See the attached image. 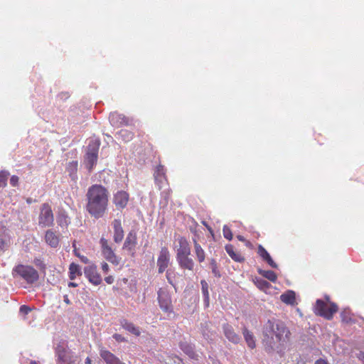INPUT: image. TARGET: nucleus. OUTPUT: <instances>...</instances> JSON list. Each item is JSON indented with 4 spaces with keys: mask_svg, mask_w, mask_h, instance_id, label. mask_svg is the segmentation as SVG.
Here are the masks:
<instances>
[{
    "mask_svg": "<svg viewBox=\"0 0 364 364\" xmlns=\"http://www.w3.org/2000/svg\"><path fill=\"white\" fill-rule=\"evenodd\" d=\"M290 331L280 320H268L263 327L262 343L268 353H281L285 349L290 338Z\"/></svg>",
    "mask_w": 364,
    "mask_h": 364,
    "instance_id": "nucleus-1",
    "label": "nucleus"
},
{
    "mask_svg": "<svg viewBox=\"0 0 364 364\" xmlns=\"http://www.w3.org/2000/svg\"><path fill=\"white\" fill-rule=\"evenodd\" d=\"M87 212L95 218H102L108 206L109 191L102 185L91 186L86 194Z\"/></svg>",
    "mask_w": 364,
    "mask_h": 364,
    "instance_id": "nucleus-2",
    "label": "nucleus"
},
{
    "mask_svg": "<svg viewBox=\"0 0 364 364\" xmlns=\"http://www.w3.org/2000/svg\"><path fill=\"white\" fill-rule=\"evenodd\" d=\"M14 278H21L28 284L36 282L38 278V272L33 267L18 264L15 267L12 272Z\"/></svg>",
    "mask_w": 364,
    "mask_h": 364,
    "instance_id": "nucleus-3",
    "label": "nucleus"
},
{
    "mask_svg": "<svg viewBox=\"0 0 364 364\" xmlns=\"http://www.w3.org/2000/svg\"><path fill=\"white\" fill-rule=\"evenodd\" d=\"M100 145V142L99 140L92 139L87 146L84 163L89 171H91L97 164Z\"/></svg>",
    "mask_w": 364,
    "mask_h": 364,
    "instance_id": "nucleus-4",
    "label": "nucleus"
},
{
    "mask_svg": "<svg viewBox=\"0 0 364 364\" xmlns=\"http://www.w3.org/2000/svg\"><path fill=\"white\" fill-rule=\"evenodd\" d=\"M53 222L54 215L50 205L46 203L42 204L38 215V225L43 228L51 227Z\"/></svg>",
    "mask_w": 364,
    "mask_h": 364,
    "instance_id": "nucleus-5",
    "label": "nucleus"
},
{
    "mask_svg": "<svg viewBox=\"0 0 364 364\" xmlns=\"http://www.w3.org/2000/svg\"><path fill=\"white\" fill-rule=\"evenodd\" d=\"M338 307L334 303H331L328 306V304L321 299H317L316 301L315 313L328 320L332 318L333 314L336 313Z\"/></svg>",
    "mask_w": 364,
    "mask_h": 364,
    "instance_id": "nucleus-6",
    "label": "nucleus"
},
{
    "mask_svg": "<svg viewBox=\"0 0 364 364\" xmlns=\"http://www.w3.org/2000/svg\"><path fill=\"white\" fill-rule=\"evenodd\" d=\"M55 355L58 358L57 364H71L74 362L73 352L63 342L55 347Z\"/></svg>",
    "mask_w": 364,
    "mask_h": 364,
    "instance_id": "nucleus-7",
    "label": "nucleus"
},
{
    "mask_svg": "<svg viewBox=\"0 0 364 364\" xmlns=\"http://www.w3.org/2000/svg\"><path fill=\"white\" fill-rule=\"evenodd\" d=\"M100 244L101 245V252L103 257L109 262L114 265H118L120 263L121 258L114 253L108 240L102 237L100 240Z\"/></svg>",
    "mask_w": 364,
    "mask_h": 364,
    "instance_id": "nucleus-8",
    "label": "nucleus"
},
{
    "mask_svg": "<svg viewBox=\"0 0 364 364\" xmlns=\"http://www.w3.org/2000/svg\"><path fill=\"white\" fill-rule=\"evenodd\" d=\"M158 301L161 310L166 313H173V305L169 292L165 289H159L158 291Z\"/></svg>",
    "mask_w": 364,
    "mask_h": 364,
    "instance_id": "nucleus-9",
    "label": "nucleus"
},
{
    "mask_svg": "<svg viewBox=\"0 0 364 364\" xmlns=\"http://www.w3.org/2000/svg\"><path fill=\"white\" fill-rule=\"evenodd\" d=\"M84 274L89 282L94 285H99L102 283V279L97 272V267L94 264L85 267Z\"/></svg>",
    "mask_w": 364,
    "mask_h": 364,
    "instance_id": "nucleus-10",
    "label": "nucleus"
},
{
    "mask_svg": "<svg viewBox=\"0 0 364 364\" xmlns=\"http://www.w3.org/2000/svg\"><path fill=\"white\" fill-rule=\"evenodd\" d=\"M170 263V254L166 247H162L157 259L158 272L163 273L168 267Z\"/></svg>",
    "mask_w": 364,
    "mask_h": 364,
    "instance_id": "nucleus-11",
    "label": "nucleus"
},
{
    "mask_svg": "<svg viewBox=\"0 0 364 364\" xmlns=\"http://www.w3.org/2000/svg\"><path fill=\"white\" fill-rule=\"evenodd\" d=\"M99 353L106 364H126L105 347L100 346L99 348Z\"/></svg>",
    "mask_w": 364,
    "mask_h": 364,
    "instance_id": "nucleus-12",
    "label": "nucleus"
},
{
    "mask_svg": "<svg viewBox=\"0 0 364 364\" xmlns=\"http://www.w3.org/2000/svg\"><path fill=\"white\" fill-rule=\"evenodd\" d=\"M136 244V233L134 230H131L126 237L122 248L127 250L132 256H134Z\"/></svg>",
    "mask_w": 364,
    "mask_h": 364,
    "instance_id": "nucleus-13",
    "label": "nucleus"
},
{
    "mask_svg": "<svg viewBox=\"0 0 364 364\" xmlns=\"http://www.w3.org/2000/svg\"><path fill=\"white\" fill-rule=\"evenodd\" d=\"M113 228V240L116 243H120L124 236V232L122 226V223L119 219H114L112 222Z\"/></svg>",
    "mask_w": 364,
    "mask_h": 364,
    "instance_id": "nucleus-14",
    "label": "nucleus"
},
{
    "mask_svg": "<svg viewBox=\"0 0 364 364\" xmlns=\"http://www.w3.org/2000/svg\"><path fill=\"white\" fill-rule=\"evenodd\" d=\"M129 201V194L124 191H117L113 198V202L117 209L124 208Z\"/></svg>",
    "mask_w": 364,
    "mask_h": 364,
    "instance_id": "nucleus-15",
    "label": "nucleus"
},
{
    "mask_svg": "<svg viewBox=\"0 0 364 364\" xmlns=\"http://www.w3.org/2000/svg\"><path fill=\"white\" fill-rule=\"evenodd\" d=\"M189 256L190 255H176V260L181 269L193 271L195 263Z\"/></svg>",
    "mask_w": 364,
    "mask_h": 364,
    "instance_id": "nucleus-16",
    "label": "nucleus"
},
{
    "mask_svg": "<svg viewBox=\"0 0 364 364\" xmlns=\"http://www.w3.org/2000/svg\"><path fill=\"white\" fill-rule=\"evenodd\" d=\"M109 120L113 127H120L128 124V119L124 115L117 112L110 113Z\"/></svg>",
    "mask_w": 364,
    "mask_h": 364,
    "instance_id": "nucleus-17",
    "label": "nucleus"
},
{
    "mask_svg": "<svg viewBox=\"0 0 364 364\" xmlns=\"http://www.w3.org/2000/svg\"><path fill=\"white\" fill-rule=\"evenodd\" d=\"M223 329L225 337L229 341L235 344H237L240 341V336L235 332L232 326L225 323L223 326Z\"/></svg>",
    "mask_w": 364,
    "mask_h": 364,
    "instance_id": "nucleus-18",
    "label": "nucleus"
},
{
    "mask_svg": "<svg viewBox=\"0 0 364 364\" xmlns=\"http://www.w3.org/2000/svg\"><path fill=\"white\" fill-rule=\"evenodd\" d=\"M11 237L9 230L4 228H0V251L4 252L10 245Z\"/></svg>",
    "mask_w": 364,
    "mask_h": 364,
    "instance_id": "nucleus-19",
    "label": "nucleus"
},
{
    "mask_svg": "<svg viewBox=\"0 0 364 364\" xmlns=\"http://www.w3.org/2000/svg\"><path fill=\"white\" fill-rule=\"evenodd\" d=\"M45 241L51 247H57L59 245V235L53 230H48L45 234Z\"/></svg>",
    "mask_w": 364,
    "mask_h": 364,
    "instance_id": "nucleus-20",
    "label": "nucleus"
},
{
    "mask_svg": "<svg viewBox=\"0 0 364 364\" xmlns=\"http://www.w3.org/2000/svg\"><path fill=\"white\" fill-rule=\"evenodd\" d=\"M179 248L177 250L176 255H191V248L186 238L180 237L178 239Z\"/></svg>",
    "mask_w": 364,
    "mask_h": 364,
    "instance_id": "nucleus-21",
    "label": "nucleus"
},
{
    "mask_svg": "<svg viewBox=\"0 0 364 364\" xmlns=\"http://www.w3.org/2000/svg\"><path fill=\"white\" fill-rule=\"evenodd\" d=\"M280 299L287 304L294 305L296 303L295 292L292 290H288L280 296Z\"/></svg>",
    "mask_w": 364,
    "mask_h": 364,
    "instance_id": "nucleus-22",
    "label": "nucleus"
},
{
    "mask_svg": "<svg viewBox=\"0 0 364 364\" xmlns=\"http://www.w3.org/2000/svg\"><path fill=\"white\" fill-rule=\"evenodd\" d=\"M242 333L248 347L251 349L255 348L256 347V344L253 333L245 327H244L242 329Z\"/></svg>",
    "mask_w": 364,
    "mask_h": 364,
    "instance_id": "nucleus-23",
    "label": "nucleus"
},
{
    "mask_svg": "<svg viewBox=\"0 0 364 364\" xmlns=\"http://www.w3.org/2000/svg\"><path fill=\"white\" fill-rule=\"evenodd\" d=\"M57 223L61 228H66L70 224V218L64 210L59 211L57 216Z\"/></svg>",
    "mask_w": 364,
    "mask_h": 364,
    "instance_id": "nucleus-24",
    "label": "nucleus"
},
{
    "mask_svg": "<svg viewBox=\"0 0 364 364\" xmlns=\"http://www.w3.org/2000/svg\"><path fill=\"white\" fill-rule=\"evenodd\" d=\"M121 325L126 331L130 332L131 333L139 336L140 335L139 329L136 327L132 323L127 321L124 319L121 321Z\"/></svg>",
    "mask_w": 364,
    "mask_h": 364,
    "instance_id": "nucleus-25",
    "label": "nucleus"
},
{
    "mask_svg": "<svg viewBox=\"0 0 364 364\" xmlns=\"http://www.w3.org/2000/svg\"><path fill=\"white\" fill-rule=\"evenodd\" d=\"M194 242V250L198 261L200 263L205 260V253L201 246L193 239Z\"/></svg>",
    "mask_w": 364,
    "mask_h": 364,
    "instance_id": "nucleus-26",
    "label": "nucleus"
},
{
    "mask_svg": "<svg viewBox=\"0 0 364 364\" xmlns=\"http://www.w3.org/2000/svg\"><path fill=\"white\" fill-rule=\"evenodd\" d=\"M77 170V161H73L69 162L66 166V171L69 173L70 176L73 180H75L77 178L76 172Z\"/></svg>",
    "mask_w": 364,
    "mask_h": 364,
    "instance_id": "nucleus-27",
    "label": "nucleus"
},
{
    "mask_svg": "<svg viewBox=\"0 0 364 364\" xmlns=\"http://www.w3.org/2000/svg\"><path fill=\"white\" fill-rule=\"evenodd\" d=\"M225 250L229 256L235 262H242L244 258L238 253L234 251V247L232 245H227L225 246Z\"/></svg>",
    "mask_w": 364,
    "mask_h": 364,
    "instance_id": "nucleus-28",
    "label": "nucleus"
},
{
    "mask_svg": "<svg viewBox=\"0 0 364 364\" xmlns=\"http://www.w3.org/2000/svg\"><path fill=\"white\" fill-rule=\"evenodd\" d=\"M69 277L71 280H73L76 278L77 275H81L82 272L80 267L75 263H71L69 267Z\"/></svg>",
    "mask_w": 364,
    "mask_h": 364,
    "instance_id": "nucleus-29",
    "label": "nucleus"
},
{
    "mask_svg": "<svg viewBox=\"0 0 364 364\" xmlns=\"http://www.w3.org/2000/svg\"><path fill=\"white\" fill-rule=\"evenodd\" d=\"M259 273L271 282L277 280V274L272 270H259Z\"/></svg>",
    "mask_w": 364,
    "mask_h": 364,
    "instance_id": "nucleus-30",
    "label": "nucleus"
},
{
    "mask_svg": "<svg viewBox=\"0 0 364 364\" xmlns=\"http://www.w3.org/2000/svg\"><path fill=\"white\" fill-rule=\"evenodd\" d=\"M166 277L168 280V282L171 284L173 287H175L174 279L176 278V272L174 269H168L166 270Z\"/></svg>",
    "mask_w": 364,
    "mask_h": 364,
    "instance_id": "nucleus-31",
    "label": "nucleus"
},
{
    "mask_svg": "<svg viewBox=\"0 0 364 364\" xmlns=\"http://www.w3.org/2000/svg\"><path fill=\"white\" fill-rule=\"evenodd\" d=\"M180 346L181 349L188 355L192 356L194 354V351L191 346L182 343Z\"/></svg>",
    "mask_w": 364,
    "mask_h": 364,
    "instance_id": "nucleus-32",
    "label": "nucleus"
},
{
    "mask_svg": "<svg viewBox=\"0 0 364 364\" xmlns=\"http://www.w3.org/2000/svg\"><path fill=\"white\" fill-rule=\"evenodd\" d=\"M119 134L126 141H130L133 137V134L126 129H122Z\"/></svg>",
    "mask_w": 364,
    "mask_h": 364,
    "instance_id": "nucleus-33",
    "label": "nucleus"
},
{
    "mask_svg": "<svg viewBox=\"0 0 364 364\" xmlns=\"http://www.w3.org/2000/svg\"><path fill=\"white\" fill-rule=\"evenodd\" d=\"M210 268L212 270V273L216 277H220V271L218 269L216 261L214 259H212L210 262Z\"/></svg>",
    "mask_w": 364,
    "mask_h": 364,
    "instance_id": "nucleus-34",
    "label": "nucleus"
},
{
    "mask_svg": "<svg viewBox=\"0 0 364 364\" xmlns=\"http://www.w3.org/2000/svg\"><path fill=\"white\" fill-rule=\"evenodd\" d=\"M223 236L225 238H226L227 240H228L230 241L232 240V231L228 225H225L223 226Z\"/></svg>",
    "mask_w": 364,
    "mask_h": 364,
    "instance_id": "nucleus-35",
    "label": "nucleus"
},
{
    "mask_svg": "<svg viewBox=\"0 0 364 364\" xmlns=\"http://www.w3.org/2000/svg\"><path fill=\"white\" fill-rule=\"evenodd\" d=\"M9 173L5 171L0 172V188H3L6 185L7 177Z\"/></svg>",
    "mask_w": 364,
    "mask_h": 364,
    "instance_id": "nucleus-36",
    "label": "nucleus"
},
{
    "mask_svg": "<svg viewBox=\"0 0 364 364\" xmlns=\"http://www.w3.org/2000/svg\"><path fill=\"white\" fill-rule=\"evenodd\" d=\"M200 284H201V291H202L203 296H205L206 297H208V295H209V293H208L209 285H208V284L207 283V282L205 280H201L200 281Z\"/></svg>",
    "mask_w": 364,
    "mask_h": 364,
    "instance_id": "nucleus-37",
    "label": "nucleus"
},
{
    "mask_svg": "<svg viewBox=\"0 0 364 364\" xmlns=\"http://www.w3.org/2000/svg\"><path fill=\"white\" fill-rule=\"evenodd\" d=\"M258 254L264 260H265V259L269 256V254L261 245H259L258 247Z\"/></svg>",
    "mask_w": 364,
    "mask_h": 364,
    "instance_id": "nucleus-38",
    "label": "nucleus"
},
{
    "mask_svg": "<svg viewBox=\"0 0 364 364\" xmlns=\"http://www.w3.org/2000/svg\"><path fill=\"white\" fill-rule=\"evenodd\" d=\"M341 316L343 321L346 322V323H349V322L351 321V318H350V316L349 315V311H348L344 310L341 313Z\"/></svg>",
    "mask_w": 364,
    "mask_h": 364,
    "instance_id": "nucleus-39",
    "label": "nucleus"
},
{
    "mask_svg": "<svg viewBox=\"0 0 364 364\" xmlns=\"http://www.w3.org/2000/svg\"><path fill=\"white\" fill-rule=\"evenodd\" d=\"M19 311L22 314H28L31 311V309L26 305H22L20 306Z\"/></svg>",
    "mask_w": 364,
    "mask_h": 364,
    "instance_id": "nucleus-40",
    "label": "nucleus"
},
{
    "mask_svg": "<svg viewBox=\"0 0 364 364\" xmlns=\"http://www.w3.org/2000/svg\"><path fill=\"white\" fill-rule=\"evenodd\" d=\"M265 261L268 263L269 266H271L272 268H277V264L274 262V260L272 259L271 256H268Z\"/></svg>",
    "mask_w": 364,
    "mask_h": 364,
    "instance_id": "nucleus-41",
    "label": "nucleus"
},
{
    "mask_svg": "<svg viewBox=\"0 0 364 364\" xmlns=\"http://www.w3.org/2000/svg\"><path fill=\"white\" fill-rule=\"evenodd\" d=\"M113 338L117 341V342H124V341H127V340L125 339V338L124 336H122V335L120 334H118V333H115L113 335Z\"/></svg>",
    "mask_w": 364,
    "mask_h": 364,
    "instance_id": "nucleus-42",
    "label": "nucleus"
},
{
    "mask_svg": "<svg viewBox=\"0 0 364 364\" xmlns=\"http://www.w3.org/2000/svg\"><path fill=\"white\" fill-rule=\"evenodd\" d=\"M18 182V177L16 176H12L10 178V183L12 186H16Z\"/></svg>",
    "mask_w": 364,
    "mask_h": 364,
    "instance_id": "nucleus-43",
    "label": "nucleus"
},
{
    "mask_svg": "<svg viewBox=\"0 0 364 364\" xmlns=\"http://www.w3.org/2000/svg\"><path fill=\"white\" fill-rule=\"evenodd\" d=\"M102 269L103 272L105 274H107L109 270V265L105 262L102 263Z\"/></svg>",
    "mask_w": 364,
    "mask_h": 364,
    "instance_id": "nucleus-44",
    "label": "nucleus"
},
{
    "mask_svg": "<svg viewBox=\"0 0 364 364\" xmlns=\"http://www.w3.org/2000/svg\"><path fill=\"white\" fill-rule=\"evenodd\" d=\"M105 281L107 284H112L114 282V277H113L112 276H108V277H106L105 278Z\"/></svg>",
    "mask_w": 364,
    "mask_h": 364,
    "instance_id": "nucleus-45",
    "label": "nucleus"
},
{
    "mask_svg": "<svg viewBox=\"0 0 364 364\" xmlns=\"http://www.w3.org/2000/svg\"><path fill=\"white\" fill-rule=\"evenodd\" d=\"M259 284L261 288H266L268 287L269 285V284L267 281L262 279L259 282Z\"/></svg>",
    "mask_w": 364,
    "mask_h": 364,
    "instance_id": "nucleus-46",
    "label": "nucleus"
},
{
    "mask_svg": "<svg viewBox=\"0 0 364 364\" xmlns=\"http://www.w3.org/2000/svg\"><path fill=\"white\" fill-rule=\"evenodd\" d=\"M81 260L82 262L85 263V264H88L89 263V259L87 257L85 256H78Z\"/></svg>",
    "mask_w": 364,
    "mask_h": 364,
    "instance_id": "nucleus-47",
    "label": "nucleus"
},
{
    "mask_svg": "<svg viewBox=\"0 0 364 364\" xmlns=\"http://www.w3.org/2000/svg\"><path fill=\"white\" fill-rule=\"evenodd\" d=\"M315 364H328V362L323 359H318L315 362Z\"/></svg>",
    "mask_w": 364,
    "mask_h": 364,
    "instance_id": "nucleus-48",
    "label": "nucleus"
},
{
    "mask_svg": "<svg viewBox=\"0 0 364 364\" xmlns=\"http://www.w3.org/2000/svg\"><path fill=\"white\" fill-rule=\"evenodd\" d=\"M63 301L67 304H71L70 299H68V295H64Z\"/></svg>",
    "mask_w": 364,
    "mask_h": 364,
    "instance_id": "nucleus-49",
    "label": "nucleus"
},
{
    "mask_svg": "<svg viewBox=\"0 0 364 364\" xmlns=\"http://www.w3.org/2000/svg\"><path fill=\"white\" fill-rule=\"evenodd\" d=\"M203 299H204V303H205V306H208V305H209V295H208V297H206L205 296H203Z\"/></svg>",
    "mask_w": 364,
    "mask_h": 364,
    "instance_id": "nucleus-50",
    "label": "nucleus"
},
{
    "mask_svg": "<svg viewBox=\"0 0 364 364\" xmlns=\"http://www.w3.org/2000/svg\"><path fill=\"white\" fill-rule=\"evenodd\" d=\"M358 358L363 362L364 364V352H360L358 356Z\"/></svg>",
    "mask_w": 364,
    "mask_h": 364,
    "instance_id": "nucleus-51",
    "label": "nucleus"
},
{
    "mask_svg": "<svg viewBox=\"0 0 364 364\" xmlns=\"http://www.w3.org/2000/svg\"><path fill=\"white\" fill-rule=\"evenodd\" d=\"M237 238L238 239V240L241 241V242H245V239L243 236L240 235H238L237 236Z\"/></svg>",
    "mask_w": 364,
    "mask_h": 364,
    "instance_id": "nucleus-52",
    "label": "nucleus"
},
{
    "mask_svg": "<svg viewBox=\"0 0 364 364\" xmlns=\"http://www.w3.org/2000/svg\"><path fill=\"white\" fill-rule=\"evenodd\" d=\"M77 286V284H76L75 282H69L68 283L69 287H76Z\"/></svg>",
    "mask_w": 364,
    "mask_h": 364,
    "instance_id": "nucleus-53",
    "label": "nucleus"
},
{
    "mask_svg": "<svg viewBox=\"0 0 364 364\" xmlns=\"http://www.w3.org/2000/svg\"><path fill=\"white\" fill-rule=\"evenodd\" d=\"M85 363H86V364H91V363H92V360H91V359H90L89 357H87V358L85 359Z\"/></svg>",
    "mask_w": 364,
    "mask_h": 364,
    "instance_id": "nucleus-54",
    "label": "nucleus"
},
{
    "mask_svg": "<svg viewBox=\"0 0 364 364\" xmlns=\"http://www.w3.org/2000/svg\"><path fill=\"white\" fill-rule=\"evenodd\" d=\"M245 242H246V244H245V245H246V246H247V247H250V246L251 245L250 242H249V241H246V240H245Z\"/></svg>",
    "mask_w": 364,
    "mask_h": 364,
    "instance_id": "nucleus-55",
    "label": "nucleus"
},
{
    "mask_svg": "<svg viewBox=\"0 0 364 364\" xmlns=\"http://www.w3.org/2000/svg\"><path fill=\"white\" fill-rule=\"evenodd\" d=\"M26 201H27L28 203H32V199L31 198H28L26 200Z\"/></svg>",
    "mask_w": 364,
    "mask_h": 364,
    "instance_id": "nucleus-56",
    "label": "nucleus"
},
{
    "mask_svg": "<svg viewBox=\"0 0 364 364\" xmlns=\"http://www.w3.org/2000/svg\"><path fill=\"white\" fill-rule=\"evenodd\" d=\"M30 364H38L36 361H31Z\"/></svg>",
    "mask_w": 364,
    "mask_h": 364,
    "instance_id": "nucleus-57",
    "label": "nucleus"
},
{
    "mask_svg": "<svg viewBox=\"0 0 364 364\" xmlns=\"http://www.w3.org/2000/svg\"><path fill=\"white\" fill-rule=\"evenodd\" d=\"M68 95L65 94V98H68Z\"/></svg>",
    "mask_w": 364,
    "mask_h": 364,
    "instance_id": "nucleus-58",
    "label": "nucleus"
}]
</instances>
